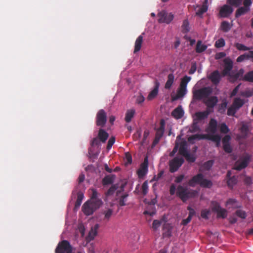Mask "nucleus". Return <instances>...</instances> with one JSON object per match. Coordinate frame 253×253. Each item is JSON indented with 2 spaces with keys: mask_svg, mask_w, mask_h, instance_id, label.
<instances>
[{
  "mask_svg": "<svg viewBox=\"0 0 253 253\" xmlns=\"http://www.w3.org/2000/svg\"><path fill=\"white\" fill-rule=\"evenodd\" d=\"M188 184L191 187H195L196 185L199 184L203 188H210L212 186V182L211 180L204 178L202 173H198L194 175L188 182Z\"/></svg>",
  "mask_w": 253,
  "mask_h": 253,
  "instance_id": "obj_1",
  "label": "nucleus"
},
{
  "mask_svg": "<svg viewBox=\"0 0 253 253\" xmlns=\"http://www.w3.org/2000/svg\"><path fill=\"white\" fill-rule=\"evenodd\" d=\"M176 195L183 201L185 202L188 199L195 197L198 192L193 189H188L186 187L179 185L177 187Z\"/></svg>",
  "mask_w": 253,
  "mask_h": 253,
  "instance_id": "obj_2",
  "label": "nucleus"
},
{
  "mask_svg": "<svg viewBox=\"0 0 253 253\" xmlns=\"http://www.w3.org/2000/svg\"><path fill=\"white\" fill-rule=\"evenodd\" d=\"M207 139L211 140L216 143L218 146L221 141V136L219 135H211L210 134H196L190 136L188 140L192 141L194 140Z\"/></svg>",
  "mask_w": 253,
  "mask_h": 253,
  "instance_id": "obj_3",
  "label": "nucleus"
},
{
  "mask_svg": "<svg viewBox=\"0 0 253 253\" xmlns=\"http://www.w3.org/2000/svg\"><path fill=\"white\" fill-rule=\"evenodd\" d=\"M102 202L97 201L95 202L87 201L82 207V211L84 214L90 215L102 205Z\"/></svg>",
  "mask_w": 253,
  "mask_h": 253,
  "instance_id": "obj_4",
  "label": "nucleus"
},
{
  "mask_svg": "<svg viewBox=\"0 0 253 253\" xmlns=\"http://www.w3.org/2000/svg\"><path fill=\"white\" fill-rule=\"evenodd\" d=\"M73 248L67 240L60 242L56 248L55 253H72Z\"/></svg>",
  "mask_w": 253,
  "mask_h": 253,
  "instance_id": "obj_5",
  "label": "nucleus"
},
{
  "mask_svg": "<svg viewBox=\"0 0 253 253\" xmlns=\"http://www.w3.org/2000/svg\"><path fill=\"white\" fill-rule=\"evenodd\" d=\"M212 90L209 87H205L197 89L193 92V97L196 100H201L207 98L211 93Z\"/></svg>",
  "mask_w": 253,
  "mask_h": 253,
  "instance_id": "obj_6",
  "label": "nucleus"
},
{
  "mask_svg": "<svg viewBox=\"0 0 253 253\" xmlns=\"http://www.w3.org/2000/svg\"><path fill=\"white\" fill-rule=\"evenodd\" d=\"M184 162L183 158L174 157L169 161V171L175 172L182 166Z\"/></svg>",
  "mask_w": 253,
  "mask_h": 253,
  "instance_id": "obj_7",
  "label": "nucleus"
},
{
  "mask_svg": "<svg viewBox=\"0 0 253 253\" xmlns=\"http://www.w3.org/2000/svg\"><path fill=\"white\" fill-rule=\"evenodd\" d=\"M212 211L217 213V218H225L227 215V211L226 209L221 207L220 205L216 202H212Z\"/></svg>",
  "mask_w": 253,
  "mask_h": 253,
  "instance_id": "obj_8",
  "label": "nucleus"
},
{
  "mask_svg": "<svg viewBox=\"0 0 253 253\" xmlns=\"http://www.w3.org/2000/svg\"><path fill=\"white\" fill-rule=\"evenodd\" d=\"M165 127V121L164 120L162 119L160 121V126L156 130L155 139L153 142L152 145L155 146L160 141L161 138L163 136Z\"/></svg>",
  "mask_w": 253,
  "mask_h": 253,
  "instance_id": "obj_9",
  "label": "nucleus"
},
{
  "mask_svg": "<svg viewBox=\"0 0 253 253\" xmlns=\"http://www.w3.org/2000/svg\"><path fill=\"white\" fill-rule=\"evenodd\" d=\"M107 122V114L103 109L99 110L96 114V125L100 127H103Z\"/></svg>",
  "mask_w": 253,
  "mask_h": 253,
  "instance_id": "obj_10",
  "label": "nucleus"
},
{
  "mask_svg": "<svg viewBox=\"0 0 253 253\" xmlns=\"http://www.w3.org/2000/svg\"><path fill=\"white\" fill-rule=\"evenodd\" d=\"M158 21L159 23H166L169 24L173 19V15L171 13H167L164 10H162L158 13Z\"/></svg>",
  "mask_w": 253,
  "mask_h": 253,
  "instance_id": "obj_11",
  "label": "nucleus"
},
{
  "mask_svg": "<svg viewBox=\"0 0 253 253\" xmlns=\"http://www.w3.org/2000/svg\"><path fill=\"white\" fill-rule=\"evenodd\" d=\"M218 123L217 121L213 119H211L208 126L206 127L205 131L211 135H216L215 133L217 130Z\"/></svg>",
  "mask_w": 253,
  "mask_h": 253,
  "instance_id": "obj_12",
  "label": "nucleus"
},
{
  "mask_svg": "<svg viewBox=\"0 0 253 253\" xmlns=\"http://www.w3.org/2000/svg\"><path fill=\"white\" fill-rule=\"evenodd\" d=\"M249 162L250 159L248 157L241 158L236 162L234 169L237 170H241L248 166Z\"/></svg>",
  "mask_w": 253,
  "mask_h": 253,
  "instance_id": "obj_13",
  "label": "nucleus"
},
{
  "mask_svg": "<svg viewBox=\"0 0 253 253\" xmlns=\"http://www.w3.org/2000/svg\"><path fill=\"white\" fill-rule=\"evenodd\" d=\"M224 69L222 72V76L230 75V71L233 69V62L229 58H226L224 59Z\"/></svg>",
  "mask_w": 253,
  "mask_h": 253,
  "instance_id": "obj_14",
  "label": "nucleus"
},
{
  "mask_svg": "<svg viewBox=\"0 0 253 253\" xmlns=\"http://www.w3.org/2000/svg\"><path fill=\"white\" fill-rule=\"evenodd\" d=\"M148 161L147 157L144 159V162L141 164L140 168L138 169L137 173L139 178H142L148 172Z\"/></svg>",
  "mask_w": 253,
  "mask_h": 253,
  "instance_id": "obj_15",
  "label": "nucleus"
},
{
  "mask_svg": "<svg viewBox=\"0 0 253 253\" xmlns=\"http://www.w3.org/2000/svg\"><path fill=\"white\" fill-rule=\"evenodd\" d=\"M233 11V8L231 6L225 4L220 8L219 14L222 17H227Z\"/></svg>",
  "mask_w": 253,
  "mask_h": 253,
  "instance_id": "obj_16",
  "label": "nucleus"
},
{
  "mask_svg": "<svg viewBox=\"0 0 253 253\" xmlns=\"http://www.w3.org/2000/svg\"><path fill=\"white\" fill-rule=\"evenodd\" d=\"M154 84L155 85L153 89L149 93L147 96V99L148 100L153 99L158 94L160 83L157 80H156L154 82Z\"/></svg>",
  "mask_w": 253,
  "mask_h": 253,
  "instance_id": "obj_17",
  "label": "nucleus"
},
{
  "mask_svg": "<svg viewBox=\"0 0 253 253\" xmlns=\"http://www.w3.org/2000/svg\"><path fill=\"white\" fill-rule=\"evenodd\" d=\"M221 76L218 70L214 71L209 77L210 80L214 84H217L221 80Z\"/></svg>",
  "mask_w": 253,
  "mask_h": 253,
  "instance_id": "obj_18",
  "label": "nucleus"
},
{
  "mask_svg": "<svg viewBox=\"0 0 253 253\" xmlns=\"http://www.w3.org/2000/svg\"><path fill=\"white\" fill-rule=\"evenodd\" d=\"M231 171H228L226 174V177L227 178V185L229 188H232L233 187L237 184L238 180L237 178L235 176L231 177Z\"/></svg>",
  "mask_w": 253,
  "mask_h": 253,
  "instance_id": "obj_19",
  "label": "nucleus"
},
{
  "mask_svg": "<svg viewBox=\"0 0 253 253\" xmlns=\"http://www.w3.org/2000/svg\"><path fill=\"white\" fill-rule=\"evenodd\" d=\"M184 115V111L181 106H178L171 112V116L176 119L181 118Z\"/></svg>",
  "mask_w": 253,
  "mask_h": 253,
  "instance_id": "obj_20",
  "label": "nucleus"
},
{
  "mask_svg": "<svg viewBox=\"0 0 253 253\" xmlns=\"http://www.w3.org/2000/svg\"><path fill=\"white\" fill-rule=\"evenodd\" d=\"M109 137L108 133L104 129L100 128L98 131V137L100 141L105 143Z\"/></svg>",
  "mask_w": 253,
  "mask_h": 253,
  "instance_id": "obj_21",
  "label": "nucleus"
},
{
  "mask_svg": "<svg viewBox=\"0 0 253 253\" xmlns=\"http://www.w3.org/2000/svg\"><path fill=\"white\" fill-rule=\"evenodd\" d=\"M179 153L182 156L188 152L187 142L185 140L181 141L179 143L178 147Z\"/></svg>",
  "mask_w": 253,
  "mask_h": 253,
  "instance_id": "obj_22",
  "label": "nucleus"
},
{
  "mask_svg": "<svg viewBox=\"0 0 253 253\" xmlns=\"http://www.w3.org/2000/svg\"><path fill=\"white\" fill-rule=\"evenodd\" d=\"M143 37L142 35L139 36L135 42L134 53L138 52L141 47Z\"/></svg>",
  "mask_w": 253,
  "mask_h": 253,
  "instance_id": "obj_23",
  "label": "nucleus"
},
{
  "mask_svg": "<svg viewBox=\"0 0 253 253\" xmlns=\"http://www.w3.org/2000/svg\"><path fill=\"white\" fill-rule=\"evenodd\" d=\"M218 102V99L216 96H211L205 102L206 105L209 107L212 108Z\"/></svg>",
  "mask_w": 253,
  "mask_h": 253,
  "instance_id": "obj_24",
  "label": "nucleus"
},
{
  "mask_svg": "<svg viewBox=\"0 0 253 253\" xmlns=\"http://www.w3.org/2000/svg\"><path fill=\"white\" fill-rule=\"evenodd\" d=\"M99 228V225L96 224L94 227H92L89 232L87 238L90 240L94 239V237L96 236L97 233V230Z\"/></svg>",
  "mask_w": 253,
  "mask_h": 253,
  "instance_id": "obj_25",
  "label": "nucleus"
},
{
  "mask_svg": "<svg viewBox=\"0 0 253 253\" xmlns=\"http://www.w3.org/2000/svg\"><path fill=\"white\" fill-rule=\"evenodd\" d=\"M210 113V111L208 110H207L203 112H196L195 113V116L198 120L201 121L207 118Z\"/></svg>",
  "mask_w": 253,
  "mask_h": 253,
  "instance_id": "obj_26",
  "label": "nucleus"
},
{
  "mask_svg": "<svg viewBox=\"0 0 253 253\" xmlns=\"http://www.w3.org/2000/svg\"><path fill=\"white\" fill-rule=\"evenodd\" d=\"M186 93V87L180 85L179 88L177 90V94L175 96L172 97V100H175L183 97Z\"/></svg>",
  "mask_w": 253,
  "mask_h": 253,
  "instance_id": "obj_27",
  "label": "nucleus"
},
{
  "mask_svg": "<svg viewBox=\"0 0 253 253\" xmlns=\"http://www.w3.org/2000/svg\"><path fill=\"white\" fill-rule=\"evenodd\" d=\"M174 76L172 73L169 74L168 76V80L165 84V87L166 89H170L174 82Z\"/></svg>",
  "mask_w": 253,
  "mask_h": 253,
  "instance_id": "obj_28",
  "label": "nucleus"
},
{
  "mask_svg": "<svg viewBox=\"0 0 253 253\" xmlns=\"http://www.w3.org/2000/svg\"><path fill=\"white\" fill-rule=\"evenodd\" d=\"M244 104V101L243 99L237 97L235 98L234 99L232 105L236 108V109L239 110L241 107L243 106Z\"/></svg>",
  "mask_w": 253,
  "mask_h": 253,
  "instance_id": "obj_29",
  "label": "nucleus"
},
{
  "mask_svg": "<svg viewBox=\"0 0 253 253\" xmlns=\"http://www.w3.org/2000/svg\"><path fill=\"white\" fill-rule=\"evenodd\" d=\"M250 10V7H245L244 6L239 8L236 11L235 17L236 18L246 14Z\"/></svg>",
  "mask_w": 253,
  "mask_h": 253,
  "instance_id": "obj_30",
  "label": "nucleus"
},
{
  "mask_svg": "<svg viewBox=\"0 0 253 253\" xmlns=\"http://www.w3.org/2000/svg\"><path fill=\"white\" fill-rule=\"evenodd\" d=\"M207 48V46L202 44L201 41H198L196 47V52L197 53H202L205 51Z\"/></svg>",
  "mask_w": 253,
  "mask_h": 253,
  "instance_id": "obj_31",
  "label": "nucleus"
},
{
  "mask_svg": "<svg viewBox=\"0 0 253 253\" xmlns=\"http://www.w3.org/2000/svg\"><path fill=\"white\" fill-rule=\"evenodd\" d=\"M207 0H206L205 2L202 5L200 8L197 10L196 15L199 16H201L204 13L208 10V6L207 5Z\"/></svg>",
  "mask_w": 253,
  "mask_h": 253,
  "instance_id": "obj_32",
  "label": "nucleus"
},
{
  "mask_svg": "<svg viewBox=\"0 0 253 253\" xmlns=\"http://www.w3.org/2000/svg\"><path fill=\"white\" fill-rule=\"evenodd\" d=\"M135 114V110L134 109L128 110L126 111L125 116V121L126 123H129L132 118L133 117Z\"/></svg>",
  "mask_w": 253,
  "mask_h": 253,
  "instance_id": "obj_33",
  "label": "nucleus"
},
{
  "mask_svg": "<svg viewBox=\"0 0 253 253\" xmlns=\"http://www.w3.org/2000/svg\"><path fill=\"white\" fill-rule=\"evenodd\" d=\"M231 28V26L230 23L226 21H224L222 22L220 26V29L224 32H228Z\"/></svg>",
  "mask_w": 253,
  "mask_h": 253,
  "instance_id": "obj_34",
  "label": "nucleus"
},
{
  "mask_svg": "<svg viewBox=\"0 0 253 253\" xmlns=\"http://www.w3.org/2000/svg\"><path fill=\"white\" fill-rule=\"evenodd\" d=\"M213 164H214V160H209V161L205 162L203 164L202 167L204 169L206 170H209L211 169V168L212 167Z\"/></svg>",
  "mask_w": 253,
  "mask_h": 253,
  "instance_id": "obj_35",
  "label": "nucleus"
},
{
  "mask_svg": "<svg viewBox=\"0 0 253 253\" xmlns=\"http://www.w3.org/2000/svg\"><path fill=\"white\" fill-rule=\"evenodd\" d=\"M92 195L90 197V201L95 202L97 201H102L100 199L98 198V193L97 191L94 189H92Z\"/></svg>",
  "mask_w": 253,
  "mask_h": 253,
  "instance_id": "obj_36",
  "label": "nucleus"
},
{
  "mask_svg": "<svg viewBox=\"0 0 253 253\" xmlns=\"http://www.w3.org/2000/svg\"><path fill=\"white\" fill-rule=\"evenodd\" d=\"M189 163H194L196 158L194 154H190L188 152L183 156Z\"/></svg>",
  "mask_w": 253,
  "mask_h": 253,
  "instance_id": "obj_37",
  "label": "nucleus"
},
{
  "mask_svg": "<svg viewBox=\"0 0 253 253\" xmlns=\"http://www.w3.org/2000/svg\"><path fill=\"white\" fill-rule=\"evenodd\" d=\"M182 31L183 33H187L189 31V23L187 19H185L183 21L181 26Z\"/></svg>",
  "mask_w": 253,
  "mask_h": 253,
  "instance_id": "obj_38",
  "label": "nucleus"
},
{
  "mask_svg": "<svg viewBox=\"0 0 253 253\" xmlns=\"http://www.w3.org/2000/svg\"><path fill=\"white\" fill-rule=\"evenodd\" d=\"M249 59H250L249 52L248 53H245L239 56L237 58L236 61L237 62H242L246 60H249Z\"/></svg>",
  "mask_w": 253,
  "mask_h": 253,
  "instance_id": "obj_39",
  "label": "nucleus"
},
{
  "mask_svg": "<svg viewBox=\"0 0 253 253\" xmlns=\"http://www.w3.org/2000/svg\"><path fill=\"white\" fill-rule=\"evenodd\" d=\"M243 80L246 81L253 83V70L246 74L244 77Z\"/></svg>",
  "mask_w": 253,
  "mask_h": 253,
  "instance_id": "obj_40",
  "label": "nucleus"
},
{
  "mask_svg": "<svg viewBox=\"0 0 253 253\" xmlns=\"http://www.w3.org/2000/svg\"><path fill=\"white\" fill-rule=\"evenodd\" d=\"M210 214V211L208 209H203L201 211V216L205 219H208Z\"/></svg>",
  "mask_w": 253,
  "mask_h": 253,
  "instance_id": "obj_41",
  "label": "nucleus"
},
{
  "mask_svg": "<svg viewBox=\"0 0 253 253\" xmlns=\"http://www.w3.org/2000/svg\"><path fill=\"white\" fill-rule=\"evenodd\" d=\"M142 194L144 196L146 195L148 192V181H145L143 182L141 187Z\"/></svg>",
  "mask_w": 253,
  "mask_h": 253,
  "instance_id": "obj_42",
  "label": "nucleus"
},
{
  "mask_svg": "<svg viewBox=\"0 0 253 253\" xmlns=\"http://www.w3.org/2000/svg\"><path fill=\"white\" fill-rule=\"evenodd\" d=\"M180 137V136L179 135L177 137L175 146H174L172 151L169 153L170 157H173L175 155V154L177 152L178 149V147H179V143L177 142V141H178V139Z\"/></svg>",
  "mask_w": 253,
  "mask_h": 253,
  "instance_id": "obj_43",
  "label": "nucleus"
},
{
  "mask_svg": "<svg viewBox=\"0 0 253 253\" xmlns=\"http://www.w3.org/2000/svg\"><path fill=\"white\" fill-rule=\"evenodd\" d=\"M113 182V180L112 178L109 175L106 176L102 179V184L103 185L110 184L112 183Z\"/></svg>",
  "mask_w": 253,
  "mask_h": 253,
  "instance_id": "obj_44",
  "label": "nucleus"
},
{
  "mask_svg": "<svg viewBox=\"0 0 253 253\" xmlns=\"http://www.w3.org/2000/svg\"><path fill=\"white\" fill-rule=\"evenodd\" d=\"M235 46L239 50L247 51L250 49V47L240 43H236Z\"/></svg>",
  "mask_w": 253,
  "mask_h": 253,
  "instance_id": "obj_45",
  "label": "nucleus"
},
{
  "mask_svg": "<svg viewBox=\"0 0 253 253\" xmlns=\"http://www.w3.org/2000/svg\"><path fill=\"white\" fill-rule=\"evenodd\" d=\"M191 77L187 76H184L181 80L180 85L184 87H187L188 83L190 81Z\"/></svg>",
  "mask_w": 253,
  "mask_h": 253,
  "instance_id": "obj_46",
  "label": "nucleus"
},
{
  "mask_svg": "<svg viewBox=\"0 0 253 253\" xmlns=\"http://www.w3.org/2000/svg\"><path fill=\"white\" fill-rule=\"evenodd\" d=\"M244 69H241L238 72L231 76V77L233 79L234 81H236L243 75L244 73Z\"/></svg>",
  "mask_w": 253,
  "mask_h": 253,
  "instance_id": "obj_47",
  "label": "nucleus"
},
{
  "mask_svg": "<svg viewBox=\"0 0 253 253\" xmlns=\"http://www.w3.org/2000/svg\"><path fill=\"white\" fill-rule=\"evenodd\" d=\"M117 188L118 187L116 185H112L111 187L107 191L106 193V196L108 197L109 196L112 195L115 193Z\"/></svg>",
  "mask_w": 253,
  "mask_h": 253,
  "instance_id": "obj_48",
  "label": "nucleus"
},
{
  "mask_svg": "<svg viewBox=\"0 0 253 253\" xmlns=\"http://www.w3.org/2000/svg\"><path fill=\"white\" fill-rule=\"evenodd\" d=\"M220 131L223 133H227L229 132V129L225 123H222L220 126Z\"/></svg>",
  "mask_w": 253,
  "mask_h": 253,
  "instance_id": "obj_49",
  "label": "nucleus"
},
{
  "mask_svg": "<svg viewBox=\"0 0 253 253\" xmlns=\"http://www.w3.org/2000/svg\"><path fill=\"white\" fill-rule=\"evenodd\" d=\"M84 198V195L82 193H78L77 196V199L75 203V207H79L80 206L82 201Z\"/></svg>",
  "mask_w": 253,
  "mask_h": 253,
  "instance_id": "obj_50",
  "label": "nucleus"
},
{
  "mask_svg": "<svg viewBox=\"0 0 253 253\" xmlns=\"http://www.w3.org/2000/svg\"><path fill=\"white\" fill-rule=\"evenodd\" d=\"M104 214V219L108 221L113 214V210L109 209L103 212Z\"/></svg>",
  "mask_w": 253,
  "mask_h": 253,
  "instance_id": "obj_51",
  "label": "nucleus"
},
{
  "mask_svg": "<svg viewBox=\"0 0 253 253\" xmlns=\"http://www.w3.org/2000/svg\"><path fill=\"white\" fill-rule=\"evenodd\" d=\"M225 44V42L223 38H220L215 43V46L216 48L223 47Z\"/></svg>",
  "mask_w": 253,
  "mask_h": 253,
  "instance_id": "obj_52",
  "label": "nucleus"
},
{
  "mask_svg": "<svg viewBox=\"0 0 253 253\" xmlns=\"http://www.w3.org/2000/svg\"><path fill=\"white\" fill-rule=\"evenodd\" d=\"M238 110L236 109L235 107H234L232 105L227 110V115L230 116H233L236 114L237 111Z\"/></svg>",
  "mask_w": 253,
  "mask_h": 253,
  "instance_id": "obj_53",
  "label": "nucleus"
},
{
  "mask_svg": "<svg viewBox=\"0 0 253 253\" xmlns=\"http://www.w3.org/2000/svg\"><path fill=\"white\" fill-rule=\"evenodd\" d=\"M235 213L237 216L242 219H245L246 218L247 215L246 212L242 210H237Z\"/></svg>",
  "mask_w": 253,
  "mask_h": 253,
  "instance_id": "obj_54",
  "label": "nucleus"
},
{
  "mask_svg": "<svg viewBox=\"0 0 253 253\" xmlns=\"http://www.w3.org/2000/svg\"><path fill=\"white\" fill-rule=\"evenodd\" d=\"M127 196V194H124L121 196L119 201V204L120 206H124L126 205V202Z\"/></svg>",
  "mask_w": 253,
  "mask_h": 253,
  "instance_id": "obj_55",
  "label": "nucleus"
},
{
  "mask_svg": "<svg viewBox=\"0 0 253 253\" xmlns=\"http://www.w3.org/2000/svg\"><path fill=\"white\" fill-rule=\"evenodd\" d=\"M227 2L231 5L238 6L242 2V0H227Z\"/></svg>",
  "mask_w": 253,
  "mask_h": 253,
  "instance_id": "obj_56",
  "label": "nucleus"
},
{
  "mask_svg": "<svg viewBox=\"0 0 253 253\" xmlns=\"http://www.w3.org/2000/svg\"><path fill=\"white\" fill-rule=\"evenodd\" d=\"M161 221L158 220H154L152 223V228L154 230L156 231L160 226Z\"/></svg>",
  "mask_w": 253,
  "mask_h": 253,
  "instance_id": "obj_57",
  "label": "nucleus"
},
{
  "mask_svg": "<svg viewBox=\"0 0 253 253\" xmlns=\"http://www.w3.org/2000/svg\"><path fill=\"white\" fill-rule=\"evenodd\" d=\"M223 148L224 151L227 153H230L232 151L230 144H223Z\"/></svg>",
  "mask_w": 253,
  "mask_h": 253,
  "instance_id": "obj_58",
  "label": "nucleus"
},
{
  "mask_svg": "<svg viewBox=\"0 0 253 253\" xmlns=\"http://www.w3.org/2000/svg\"><path fill=\"white\" fill-rule=\"evenodd\" d=\"M115 137H111L109 139V141L108 142L107 148L108 149H110L112 147V146L114 144V143H115Z\"/></svg>",
  "mask_w": 253,
  "mask_h": 253,
  "instance_id": "obj_59",
  "label": "nucleus"
},
{
  "mask_svg": "<svg viewBox=\"0 0 253 253\" xmlns=\"http://www.w3.org/2000/svg\"><path fill=\"white\" fill-rule=\"evenodd\" d=\"M200 129L199 127L198 126L197 123H194L191 126V128L190 129V131L191 132H195L199 130Z\"/></svg>",
  "mask_w": 253,
  "mask_h": 253,
  "instance_id": "obj_60",
  "label": "nucleus"
},
{
  "mask_svg": "<svg viewBox=\"0 0 253 253\" xmlns=\"http://www.w3.org/2000/svg\"><path fill=\"white\" fill-rule=\"evenodd\" d=\"M231 139V137L229 135H225L223 138H222V143L223 144H230V140Z\"/></svg>",
  "mask_w": 253,
  "mask_h": 253,
  "instance_id": "obj_61",
  "label": "nucleus"
},
{
  "mask_svg": "<svg viewBox=\"0 0 253 253\" xmlns=\"http://www.w3.org/2000/svg\"><path fill=\"white\" fill-rule=\"evenodd\" d=\"M187 210L189 211V215L188 216L192 218V217L195 214L196 212L195 210L190 207V206H188L187 208Z\"/></svg>",
  "mask_w": 253,
  "mask_h": 253,
  "instance_id": "obj_62",
  "label": "nucleus"
},
{
  "mask_svg": "<svg viewBox=\"0 0 253 253\" xmlns=\"http://www.w3.org/2000/svg\"><path fill=\"white\" fill-rule=\"evenodd\" d=\"M244 95L247 97L253 96V89L246 90L244 93Z\"/></svg>",
  "mask_w": 253,
  "mask_h": 253,
  "instance_id": "obj_63",
  "label": "nucleus"
},
{
  "mask_svg": "<svg viewBox=\"0 0 253 253\" xmlns=\"http://www.w3.org/2000/svg\"><path fill=\"white\" fill-rule=\"evenodd\" d=\"M184 174L179 175V176H177L175 178V179L174 180V182L177 183H179L182 181V180L184 179Z\"/></svg>",
  "mask_w": 253,
  "mask_h": 253,
  "instance_id": "obj_64",
  "label": "nucleus"
}]
</instances>
